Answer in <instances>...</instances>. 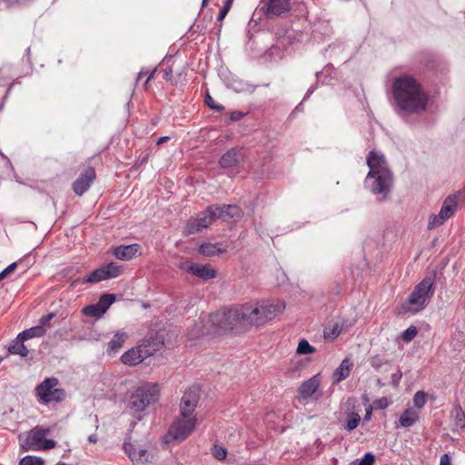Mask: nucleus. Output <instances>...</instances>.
I'll return each mask as SVG.
<instances>
[{"mask_svg": "<svg viewBox=\"0 0 465 465\" xmlns=\"http://www.w3.org/2000/svg\"><path fill=\"white\" fill-rule=\"evenodd\" d=\"M393 95L397 105L408 113L423 111L427 104L426 94L412 76L397 78L393 84Z\"/></svg>", "mask_w": 465, "mask_h": 465, "instance_id": "nucleus-1", "label": "nucleus"}, {"mask_svg": "<svg viewBox=\"0 0 465 465\" xmlns=\"http://www.w3.org/2000/svg\"><path fill=\"white\" fill-rule=\"evenodd\" d=\"M369 173L365 179V185L374 194H382L383 198L391 191L393 178L382 153L375 151L369 153L366 158Z\"/></svg>", "mask_w": 465, "mask_h": 465, "instance_id": "nucleus-2", "label": "nucleus"}, {"mask_svg": "<svg viewBox=\"0 0 465 465\" xmlns=\"http://www.w3.org/2000/svg\"><path fill=\"white\" fill-rule=\"evenodd\" d=\"M193 411L194 409H183L181 417L173 421L163 436L165 444L181 443L192 434L196 421Z\"/></svg>", "mask_w": 465, "mask_h": 465, "instance_id": "nucleus-3", "label": "nucleus"}, {"mask_svg": "<svg viewBox=\"0 0 465 465\" xmlns=\"http://www.w3.org/2000/svg\"><path fill=\"white\" fill-rule=\"evenodd\" d=\"M433 284L434 281L431 277H426L419 282L402 304L403 311L411 313L421 312L433 295Z\"/></svg>", "mask_w": 465, "mask_h": 465, "instance_id": "nucleus-4", "label": "nucleus"}, {"mask_svg": "<svg viewBox=\"0 0 465 465\" xmlns=\"http://www.w3.org/2000/svg\"><path fill=\"white\" fill-rule=\"evenodd\" d=\"M163 345V340L160 338H152L144 341L135 347L125 351L121 356V361L127 366H135L145 359L153 356L160 350Z\"/></svg>", "mask_w": 465, "mask_h": 465, "instance_id": "nucleus-5", "label": "nucleus"}, {"mask_svg": "<svg viewBox=\"0 0 465 465\" xmlns=\"http://www.w3.org/2000/svg\"><path fill=\"white\" fill-rule=\"evenodd\" d=\"M160 386L155 382H143L134 387L128 396L132 407H148L157 403L160 398Z\"/></svg>", "mask_w": 465, "mask_h": 465, "instance_id": "nucleus-6", "label": "nucleus"}, {"mask_svg": "<svg viewBox=\"0 0 465 465\" xmlns=\"http://www.w3.org/2000/svg\"><path fill=\"white\" fill-rule=\"evenodd\" d=\"M50 432L51 429L49 427L35 426L23 440L21 444L22 449L25 451L54 449L56 446V442L54 440L45 439V436Z\"/></svg>", "mask_w": 465, "mask_h": 465, "instance_id": "nucleus-7", "label": "nucleus"}, {"mask_svg": "<svg viewBox=\"0 0 465 465\" xmlns=\"http://www.w3.org/2000/svg\"><path fill=\"white\" fill-rule=\"evenodd\" d=\"M458 195L450 194L447 196L438 213H431L428 218L427 229L432 231L443 225L449 219H450L458 211Z\"/></svg>", "mask_w": 465, "mask_h": 465, "instance_id": "nucleus-8", "label": "nucleus"}, {"mask_svg": "<svg viewBox=\"0 0 465 465\" xmlns=\"http://www.w3.org/2000/svg\"><path fill=\"white\" fill-rule=\"evenodd\" d=\"M219 212L218 205L209 206L199 213L195 220L188 222L185 228L186 233L193 234L208 228L216 219H220L221 213Z\"/></svg>", "mask_w": 465, "mask_h": 465, "instance_id": "nucleus-9", "label": "nucleus"}, {"mask_svg": "<svg viewBox=\"0 0 465 465\" xmlns=\"http://www.w3.org/2000/svg\"><path fill=\"white\" fill-rule=\"evenodd\" d=\"M213 321L219 324L223 330H234L238 327H246V325H244L243 317H242L241 305L233 307L227 312L217 313Z\"/></svg>", "mask_w": 465, "mask_h": 465, "instance_id": "nucleus-10", "label": "nucleus"}, {"mask_svg": "<svg viewBox=\"0 0 465 465\" xmlns=\"http://www.w3.org/2000/svg\"><path fill=\"white\" fill-rule=\"evenodd\" d=\"M241 309L246 327L263 325L261 303H244L241 305Z\"/></svg>", "mask_w": 465, "mask_h": 465, "instance_id": "nucleus-11", "label": "nucleus"}, {"mask_svg": "<svg viewBox=\"0 0 465 465\" xmlns=\"http://www.w3.org/2000/svg\"><path fill=\"white\" fill-rule=\"evenodd\" d=\"M262 318L263 324L274 319L277 315L282 314L285 308L286 303L284 301L276 300L270 302H263L261 303Z\"/></svg>", "mask_w": 465, "mask_h": 465, "instance_id": "nucleus-12", "label": "nucleus"}, {"mask_svg": "<svg viewBox=\"0 0 465 465\" xmlns=\"http://www.w3.org/2000/svg\"><path fill=\"white\" fill-rule=\"evenodd\" d=\"M182 268L187 272L203 280L213 279L217 275L215 269L209 264L201 265L197 263L185 262Z\"/></svg>", "mask_w": 465, "mask_h": 465, "instance_id": "nucleus-13", "label": "nucleus"}, {"mask_svg": "<svg viewBox=\"0 0 465 465\" xmlns=\"http://www.w3.org/2000/svg\"><path fill=\"white\" fill-rule=\"evenodd\" d=\"M206 395L202 391L199 386L190 387L182 398L183 407H196L197 405L206 404Z\"/></svg>", "mask_w": 465, "mask_h": 465, "instance_id": "nucleus-14", "label": "nucleus"}, {"mask_svg": "<svg viewBox=\"0 0 465 465\" xmlns=\"http://www.w3.org/2000/svg\"><path fill=\"white\" fill-rule=\"evenodd\" d=\"M124 449L134 465H145L148 462L149 454L145 449L137 448L128 441H124Z\"/></svg>", "mask_w": 465, "mask_h": 465, "instance_id": "nucleus-15", "label": "nucleus"}, {"mask_svg": "<svg viewBox=\"0 0 465 465\" xmlns=\"http://www.w3.org/2000/svg\"><path fill=\"white\" fill-rule=\"evenodd\" d=\"M114 255L123 261H130L136 256L142 255V248L138 243L120 245L114 248Z\"/></svg>", "mask_w": 465, "mask_h": 465, "instance_id": "nucleus-16", "label": "nucleus"}, {"mask_svg": "<svg viewBox=\"0 0 465 465\" xmlns=\"http://www.w3.org/2000/svg\"><path fill=\"white\" fill-rule=\"evenodd\" d=\"M95 179V172L93 168H88L80 177L74 183L73 189L77 195L84 194L91 186Z\"/></svg>", "mask_w": 465, "mask_h": 465, "instance_id": "nucleus-17", "label": "nucleus"}, {"mask_svg": "<svg viewBox=\"0 0 465 465\" xmlns=\"http://www.w3.org/2000/svg\"><path fill=\"white\" fill-rule=\"evenodd\" d=\"M322 382L321 374L318 373L302 383L298 390L299 396L302 399L312 397L318 390Z\"/></svg>", "mask_w": 465, "mask_h": 465, "instance_id": "nucleus-18", "label": "nucleus"}, {"mask_svg": "<svg viewBox=\"0 0 465 465\" xmlns=\"http://www.w3.org/2000/svg\"><path fill=\"white\" fill-rule=\"evenodd\" d=\"M243 157L241 150L232 148L223 154L219 163L223 168H230L239 164L243 160Z\"/></svg>", "mask_w": 465, "mask_h": 465, "instance_id": "nucleus-19", "label": "nucleus"}, {"mask_svg": "<svg viewBox=\"0 0 465 465\" xmlns=\"http://www.w3.org/2000/svg\"><path fill=\"white\" fill-rule=\"evenodd\" d=\"M290 10V0H269L266 7V15L268 16H279Z\"/></svg>", "mask_w": 465, "mask_h": 465, "instance_id": "nucleus-20", "label": "nucleus"}, {"mask_svg": "<svg viewBox=\"0 0 465 465\" xmlns=\"http://www.w3.org/2000/svg\"><path fill=\"white\" fill-rule=\"evenodd\" d=\"M420 415L416 409H405L400 415L399 420L395 421V428H409L419 420Z\"/></svg>", "mask_w": 465, "mask_h": 465, "instance_id": "nucleus-21", "label": "nucleus"}, {"mask_svg": "<svg viewBox=\"0 0 465 465\" xmlns=\"http://www.w3.org/2000/svg\"><path fill=\"white\" fill-rule=\"evenodd\" d=\"M58 383L57 379L48 378L45 379L36 389L38 396L41 398L43 402L49 397L54 389H56Z\"/></svg>", "mask_w": 465, "mask_h": 465, "instance_id": "nucleus-22", "label": "nucleus"}, {"mask_svg": "<svg viewBox=\"0 0 465 465\" xmlns=\"http://www.w3.org/2000/svg\"><path fill=\"white\" fill-rule=\"evenodd\" d=\"M352 363L350 359L345 358L332 374L333 382H340L345 380L351 371Z\"/></svg>", "mask_w": 465, "mask_h": 465, "instance_id": "nucleus-23", "label": "nucleus"}, {"mask_svg": "<svg viewBox=\"0 0 465 465\" xmlns=\"http://www.w3.org/2000/svg\"><path fill=\"white\" fill-rule=\"evenodd\" d=\"M199 251L205 256H215L227 252V247L223 243H203L200 246Z\"/></svg>", "mask_w": 465, "mask_h": 465, "instance_id": "nucleus-24", "label": "nucleus"}, {"mask_svg": "<svg viewBox=\"0 0 465 465\" xmlns=\"http://www.w3.org/2000/svg\"><path fill=\"white\" fill-rule=\"evenodd\" d=\"M127 339V334L124 331L116 332L108 342L107 352L110 355L115 354L124 345Z\"/></svg>", "mask_w": 465, "mask_h": 465, "instance_id": "nucleus-25", "label": "nucleus"}, {"mask_svg": "<svg viewBox=\"0 0 465 465\" xmlns=\"http://www.w3.org/2000/svg\"><path fill=\"white\" fill-rule=\"evenodd\" d=\"M413 403L414 407H423L426 404L433 405L436 404V397L424 391H419L414 394Z\"/></svg>", "mask_w": 465, "mask_h": 465, "instance_id": "nucleus-26", "label": "nucleus"}, {"mask_svg": "<svg viewBox=\"0 0 465 465\" xmlns=\"http://www.w3.org/2000/svg\"><path fill=\"white\" fill-rule=\"evenodd\" d=\"M218 210L221 213L220 219L227 221L230 218H237L241 216V210L236 205H223L218 206Z\"/></svg>", "mask_w": 465, "mask_h": 465, "instance_id": "nucleus-27", "label": "nucleus"}, {"mask_svg": "<svg viewBox=\"0 0 465 465\" xmlns=\"http://www.w3.org/2000/svg\"><path fill=\"white\" fill-rule=\"evenodd\" d=\"M450 415L453 419V430L465 428V412L463 409H453Z\"/></svg>", "mask_w": 465, "mask_h": 465, "instance_id": "nucleus-28", "label": "nucleus"}, {"mask_svg": "<svg viewBox=\"0 0 465 465\" xmlns=\"http://www.w3.org/2000/svg\"><path fill=\"white\" fill-rule=\"evenodd\" d=\"M45 333V330L42 325L30 328L18 335L22 340L31 339L33 337H41Z\"/></svg>", "mask_w": 465, "mask_h": 465, "instance_id": "nucleus-29", "label": "nucleus"}, {"mask_svg": "<svg viewBox=\"0 0 465 465\" xmlns=\"http://www.w3.org/2000/svg\"><path fill=\"white\" fill-rule=\"evenodd\" d=\"M24 341L17 337V340L9 347V351L13 354H18L25 357L28 353L26 347L24 345Z\"/></svg>", "mask_w": 465, "mask_h": 465, "instance_id": "nucleus-30", "label": "nucleus"}, {"mask_svg": "<svg viewBox=\"0 0 465 465\" xmlns=\"http://www.w3.org/2000/svg\"><path fill=\"white\" fill-rule=\"evenodd\" d=\"M107 279L115 278L123 272V267L116 262H111L104 267Z\"/></svg>", "mask_w": 465, "mask_h": 465, "instance_id": "nucleus-31", "label": "nucleus"}, {"mask_svg": "<svg viewBox=\"0 0 465 465\" xmlns=\"http://www.w3.org/2000/svg\"><path fill=\"white\" fill-rule=\"evenodd\" d=\"M82 313L88 317L100 318L104 313L103 310L98 306L97 303L85 306L82 310Z\"/></svg>", "mask_w": 465, "mask_h": 465, "instance_id": "nucleus-32", "label": "nucleus"}, {"mask_svg": "<svg viewBox=\"0 0 465 465\" xmlns=\"http://www.w3.org/2000/svg\"><path fill=\"white\" fill-rule=\"evenodd\" d=\"M114 301H115L114 294L105 293L100 297L97 304L103 310L104 313H105L107 309L111 306L112 303L114 302Z\"/></svg>", "mask_w": 465, "mask_h": 465, "instance_id": "nucleus-33", "label": "nucleus"}, {"mask_svg": "<svg viewBox=\"0 0 465 465\" xmlns=\"http://www.w3.org/2000/svg\"><path fill=\"white\" fill-rule=\"evenodd\" d=\"M361 420V417L356 412H351L347 415L346 430L351 431L357 428Z\"/></svg>", "mask_w": 465, "mask_h": 465, "instance_id": "nucleus-34", "label": "nucleus"}, {"mask_svg": "<svg viewBox=\"0 0 465 465\" xmlns=\"http://www.w3.org/2000/svg\"><path fill=\"white\" fill-rule=\"evenodd\" d=\"M104 280H107L104 267L94 271L86 279L87 282H98Z\"/></svg>", "mask_w": 465, "mask_h": 465, "instance_id": "nucleus-35", "label": "nucleus"}, {"mask_svg": "<svg viewBox=\"0 0 465 465\" xmlns=\"http://www.w3.org/2000/svg\"><path fill=\"white\" fill-rule=\"evenodd\" d=\"M315 351V348L312 346L306 340H302L296 349L298 354H312Z\"/></svg>", "mask_w": 465, "mask_h": 465, "instance_id": "nucleus-36", "label": "nucleus"}, {"mask_svg": "<svg viewBox=\"0 0 465 465\" xmlns=\"http://www.w3.org/2000/svg\"><path fill=\"white\" fill-rule=\"evenodd\" d=\"M44 464H45V460L42 458L36 457V456H31V455L22 458L19 461V465H44Z\"/></svg>", "mask_w": 465, "mask_h": 465, "instance_id": "nucleus-37", "label": "nucleus"}, {"mask_svg": "<svg viewBox=\"0 0 465 465\" xmlns=\"http://www.w3.org/2000/svg\"><path fill=\"white\" fill-rule=\"evenodd\" d=\"M65 397V392L61 389H54L53 392L49 395V397L45 400L44 403L49 402H59Z\"/></svg>", "mask_w": 465, "mask_h": 465, "instance_id": "nucleus-38", "label": "nucleus"}, {"mask_svg": "<svg viewBox=\"0 0 465 465\" xmlns=\"http://www.w3.org/2000/svg\"><path fill=\"white\" fill-rule=\"evenodd\" d=\"M212 454L216 460H223L227 456V450L223 446L214 445L212 450Z\"/></svg>", "mask_w": 465, "mask_h": 465, "instance_id": "nucleus-39", "label": "nucleus"}, {"mask_svg": "<svg viewBox=\"0 0 465 465\" xmlns=\"http://www.w3.org/2000/svg\"><path fill=\"white\" fill-rule=\"evenodd\" d=\"M417 328L415 326H411L402 332L401 338L404 341L410 342L417 336Z\"/></svg>", "mask_w": 465, "mask_h": 465, "instance_id": "nucleus-40", "label": "nucleus"}, {"mask_svg": "<svg viewBox=\"0 0 465 465\" xmlns=\"http://www.w3.org/2000/svg\"><path fill=\"white\" fill-rule=\"evenodd\" d=\"M233 0H226V2L223 5V7L220 10V13L218 15V20L222 21L224 19V17L227 15Z\"/></svg>", "mask_w": 465, "mask_h": 465, "instance_id": "nucleus-41", "label": "nucleus"}, {"mask_svg": "<svg viewBox=\"0 0 465 465\" xmlns=\"http://www.w3.org/2000/svg\"><path fill=\"white\" fill-rule=\"evenodd\" d=\"M375 461V457L372 453L368 452L364 454L362 459L360 460L358 465H373Z\"/></svg>", "mask_w": 465, "mask_h": 465, "instance_id": "nucleus-42", "label": "nucleus"}, {"mask_svg": "<svg viewBox=\"0 0 465 465\" xmlns=\"http://www.w3.org/2000/svg\"><path fill=\"white\" fill-rule=\"evenodd\" d=\"M205 103L212 109H214V110H217V111H220V110L223 109V106H220V105L215 104L213 98L209 94H206Z\"/></svg>", "mask_w": 465, "mask_h": 465, "instance_id": "nucleus-43", "label": "nucleus"}, {"mask_svg": "<svg viewBox=\"0 0 465 465\" xmlns=\"http://www.w3.org/2000/svg\"><path fill=\"white\" fill-rule=\"evenodd\" d=\"M453 341H458L459 344L454 345L456 350H460L465 343V335L462 332H458L454 335Z\"/></svg>", "mask_w": 465, "mask_h": 465, "instance_id": "nucleus-44", "label": "nucleus"}, {"mask_svg": "<svg viewBox=\"0 0 465 465\" xmlns=\"http://www.w3.org/2000/svg\"><path fill=\"white\" fill-rule=\"evenodd\" d=\"M401 377H402L401 371H397L396 372L391 374V383L394 387H398L399 384H400V381L401 380Z\"/></svg>", "mask_w": 465, "mask_h": 465, "instance_id": "nucleus-45", "label": "nucleus"}, {"mask_svg": "<svg viewBox=\"0 0 465 465\" xmlns=\"http://www.w3.org/2000/svg\"><path fill=\"white\" fill-rule=\"evenodd\" d=\"M17 263L13 262L8 267H6L2 272H0V281L5 278L8 274L13 272L15 269L16 268Z\"/></svg>", "mask_w": 465, "mask_h": 465, "instance_id": "nucleus-46", "label": "nucleus"}, {"mask_svg": "<svg viewBox=\"0 0 465 465\" xmlns=\"http://www.w3.org/2000/svg\"><path fill=\"white\" fill-rule=\"evenodd\" d=\"M371 364L373 368L379 369L382 365V359L380 356H374L371 359Z\"/></svg>", "mask_w": 465, "mask_h": 465, "instance_id": "nucleus-47", "label": "nucleus"}, {"mask_svg": "<svg viewBox=\"0 0 465 465\" xmlns=\"http://www.w3.org/2000/svg\"><path fill=\"white\" fill-rule=\"evenodd\" d=\"M452 195H458V203H465V186Z\"/></svg>", "mask_w": 465, "mask_h": 465, "instance_id": "nucleus-48", "label": "nucleus"}, {"mask_svg": "<svg viewBox=\"0 0 465 465\" xmlns=\"http://www.w3.org/2000/svg\"><path fill=\"white\" fill-rule=\"evenodd\" d=\"M54 317V313H49L44 317L41 318L40 320V325H42L43 327L45 325H47L49 323V322Z\"/></svg>", "mask_w": 465, "mask_h": 465, "instance_id": "nucleus-49", "label": "nucleus"}, {"mask_svg": "<svg viewBox=\"0 0 465 465\" xmlns=\"http://www.w3.org/2000/svg\"><path fill=\"white\" fill-rule=\"evenodd\" d=\"M440 465H450V458L447 453L440 457Z\"/></svg>", "mask_w": 465, "mask_h": 465, "instance_id": "nucleus-50", "label": "nucleus"}, {"mask_svg": "<svg viewBox=\"0 0 465 465\" xmlns=\"http://www.w3.org/2000/svg\"><path fill=\"white\" fill-rule=\"evenodd\" d=\"M88 440L91 443H96L97 442V437L94 434H92L88 437Z\"/></svg>", "mask_w": 465, "mask_h": 465, "instance_id": "nucleus-51", "label": "nucleus"}, {"mask_svg": "<svg viewBox=\"0 0 465 465\" xmlns=\"http://www.w3.org/2000/svg\"><path fill=\"white\" fill-rule=\"evenodd\" d=\"M167 140H169V137L168 136H163L161 138L158 139L157 141V144L160 145L162 144L163 143L166 142Z\"/></svg>", "mask_w": 465, "mask_h": 465, "instance_id": "nucleus-52", "label": "nucleus"}, {"mask_svg": "<svg viewBox=\"0 0 465 465\" xmlns=\"http://www.w3.org/2000/svg\"><path fill=\"white\" fill-rule=\"evenodd\" d=\"M372 411H373V409H367L366 410V414H365V417H364L365 420H369L371 418Z\"/></svg>", "mask_w": 465, "mask_h": 465, "instance_id": "nucleus-53", "label": "nucleus"}, {"mask_svg": "<svg viewBox=\"0 0 465 465\" xmlns=\"http://www.w3.org/2000/svg\"><path fill=\"white\" fill-rule=\"evenodd\" d=\"M240 117H241L240 114H233L232 115V120H238V119H240Z\"/></svg>", "mask_w": 465, "mask_h": 465, "instance_id": "nucleus-54", "label": "nucleus"}, {"mask_svg": "<svg viewBox=\"0 0 465 465\" xmlns=\"http://www.w3.org/2000/svg\"><path fill=\"white\" fill-rule=\"evenodd\" d=\"M153 73H154V72H152V73H151V74H150V76H149V78H148V79H150L151 77H153Z\"/></svg>", "mask_w": 465, "mask_h": 465, "instance_id": "nucleus-55", "label": "nucleus"}, {"mask_svg": "<svg viewBox=\"0 0 465 465\" xmlns=\"http://www.w3.org/2000/svg\"><path fill=\"white\" fill-rule=\"evenodd\" d=\"M206 1H207V0H203V5H205Z\"/></svg>", "mask_w": 465, "mask_h": 465, "instance_id": "nucleus-56", "label": "nucleus"}]
</instances>
